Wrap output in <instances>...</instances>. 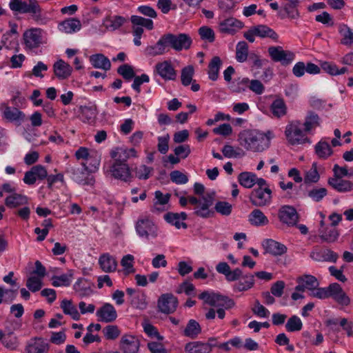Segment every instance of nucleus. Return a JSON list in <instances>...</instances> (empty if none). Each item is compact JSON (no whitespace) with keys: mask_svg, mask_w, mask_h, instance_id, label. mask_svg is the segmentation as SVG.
<instances>
[{"mask_svg":"<svg viewBox=\"0 0 353 353\" xmlns=\"http://www.w3.org/2000/svg\"><path fill=\"white\" fill-rule=\"evenodd\" d=\"M164 219L170 224L174 225L177 229L188 228V225L184 222L187 219L185 212L174 213L168 212L163 216Z\"/></svg>","mask_w":353,"mask_h":353,"instance_id":"393cba45","label":"nucleus"},{"mask_svg":"<svg viewBox=\"0 0 353 353\" xmlns=\"http://www.w3.org/2000/svg\"><path fill=\"white\" fill-rule=\"evenodd\" d=\"M243 23L234 17H229L219 23L220 32L228 34H234L243 28Z\"/></svg>","mask_w":353,"mask_h":353,"instance_id":"dca6fc26","label":"nucleus"},{"mask_svg":"<svg viewBox=\"0 0 353 353\" xmlns=\"http://www.w3.org/2000/svg\"><path fill=\"white\" fill-rule=\"evenodd\" d=\"M201 332V327L199 323L194 319H190L183 330V334L191 339H196Z\"/></svg>","mask_w":353,"mask_h":353,"instance_id":"a19ab883","label":"nucleus"},{"mask_svg":"<svg viewBox=\"0 0 353 353\" xmlns=\"http://www.w3.org/2000/svg\"><path fill=\"white\" fill-rule=\"evenodd\" d=\"M134 259V256L131 254H127L122 258L121 265L123 267V273L125 276H128L135 272V269L133 266Z\"/></svg>","mask_w":353,"mask_h":353,"instance_id":"6e6d98bb","label":"nucleus"},{"mask_svg":"<svg viewBox=\"0 0 353 353\" xmlns=\"http://www.w3.org/2000/svg\"><path fill=\"white\" fill-rule=\"evenodd\" d=\"M256 174L252 172H241L238 176L239 183L245 188H251L255 184Z\"/></svg>","mask_w":353,"mask_h":353,"instance_id":"3c124183","label":"nucleus"},{"mask_svg":"<svg viewBox=\"0 0 353 353\" xmlns=\"http://www.w3.org/2000/svg\"><path fill=\"white\" fill-rule=\"evenodd\" d=\"M222 64L221 60L219 57H214L208 65V76L212 81H216L219 77V72Z\"/></svg>","mask_w":353,"mask_h":353,"instance_id":"de8ad7c7","label":"nucleus"},{"mask_svg":"<svg viewBox=\"0 0 353 353\" xmlns=\"http://www.w3.org/2000/svg\"><path fill=\"white\" fill-rule=\"evenodd\" d=\"M81 28V23L77 18H69L60 22L58 25L59 31L66 34L74 33L79 31Z\"/></svg>","mask_w":353,"mask_h":353,"instance_id":"a878e982","label":"nucleus"},{"mask_svg":"<svg viewBox=\"0 0 353 353\" xmlns=\"http://www.w3.org/2000/svg\"><path fill=\"white\" fill-rule=\"evenodd\" d=\"M96 109L90 106L81 107V119L84 123H92L96 118Z\"/></svg>","mask_w":353,"mask_h":353,"instance_id":"8fccbe9b","label":"nucleus"},{"mask_svg":"<svg viewBox=\"0 0 353 353\" xmlns=\"http://www.w3.org/2000/svg\"><path fill=\"white\" fill-rule=\"evenodd\" d=\"M54 72L55 75L61 79H67L72 73V67L60 59L57 61L53 65Z\"/></svg>","mask_w":353,"mask_h":353,"instance_id":"f704fd0d","label":"nucleus"},{"mask_svg":"<svg viewBox=\"0 0 353 353\" xmlns=\"http://www.w3.org/2000/svg\"><path fill=\"white\" fill-rule=\"evenodd\" d=\"M130 303L134 307L141 310H145L148 305L144 294H136L131 298Z\"/></svg>","mask_w":353,"mask_h":353,"instance_id":"e2e57ef3","label":"nucleus"},{"mask_svg":"<svg viewBox=\"0 0 353 353\" xmlns=\"http://www.w3.org/2000/svg\"><path fill=\"white\" fill-rule=\"evenodd\" d=\"M1 45L8 50H15L19 51V46L17 37L11 35V33H5L1 39Z\"/></svg>","mask_w":353,"mask_h":353,"instance_id":"79ce46f5","label":"nucleus"},{"mask_svg":"<svg viewBox=\"0 0 353 353\" xmlns=\"http://www.w3.org/2000/svg\"><path fill=\"white\" fill-rule=\"evenodd\" d=\"M263 246L266 252L274 256H280L287 252V248L285 245L273 239L265 240L263 243Z\"/></svg>","mask_w":353,"mask_h":353,"instance_id":"bb28decb","label":"nucleus"},{"mask_svg":"<svg viewBox=\"0 0 353 353\" xmlns=\"http://www.w3.org/2000/svg\"><path fill=\"white\" fill-rule=\"evenodd\" d=\"M201 39L208 43H213L215 40V33L212 28L208 26H201L198 30Z\"/></svg>","mask_w":353,"mask_h":353,"instance_id":"13d9d810","label":"nucleus"},{"mask_svg":"<svg viewBox=\"0 0 353 353\" xmlns=\"http://www.w3.org/2000/svg\"><path fill=\"white\" fill-rule=\"evenodd\" d=\"M169 51L165 35H162L158 41L154 44L148 46L144 49V54L148 57H156L163 55Z\"/></svg>","mask_w":353,"mask_h":353,"instance_id":"4be33fe9","label":"nucleus"},{"mask_svg":"<svg viewBox=\"0 0 353 353\" xmlns=\"http://www.w3.org/2000/svg\"><path fill=\"white\" fill-rule=\"evenodd\" d=\"M153 74L160 77L165 81H175L177 77V72L170 60H164L156 63Z\"/></svg>","mask_w":353,"mask_h":353,"instance_id":"9d476101","label":"nucleus"},{"mask_svg":"<svg viewBox=\"0 0 353 353\" xmlns=\"http://www.w3.org/2000/svg\"><path fill=\"white\" fill-rule=\"evenodd\" d=\"M270 110L273 117L281 118L287 113V106L283 99H275L270 105Z\"/></svg>","mask_w":353,"mask_h":353,"instance_id":"ea45409f","label":"nucleus"},{"mask_svg":"<svg viewBox=\"0 0 353 353\" xmlns=\"http://www.w3.org/2000/svg\"><path fill=\"white\" fill-rule=\"evenodd\" d=\"M296 283L298 285L295 287V290L301 292L305 290L312 292L316 287L319 285L318 279L311 274H303L297 277Z\"/></svg>","mask_w":353,"mask_h":353,"instance_id":"6ab92c4d","label":"nucleus"},{"mask_svg":"<svg viewBox=\"0 0 353 353\" xmlns=\"http://www.w3.org/2000/svg\"><path fill=\"white\" fill-rule=\"evenodd\" d=\"M90 61L94 68L103 69L105 71L111 68V63L108 57L103 54H95L90 57Z\"/></svg>","mask_w":353,"mask_h":353,"instance_id":"72a5a7b5","label":"nucleus"},{"mask_svg":"<svg viewBox=\"0 0 353 353\" xmlns=\"http://www.w3.org/2000/svg\"><path fill=\"white\" fill-rule=\"evenodd\" d=\"M268 54L274 62H280L283 65H288L294 59L295 54L289 50H284L281 46H270Z\"/></svg>","mask_w":353,"mask_h":353,"instance_id":"9b49d317","label":"nucleus"},{"mask_svg":"<svg viewBox=\"0 0 353 353\" xmlns=\"http://www.w3.org/2000/svg\"><path fill=\"white\" fill-rule=\"evenodd\" d=\"M254 285V276L251 274L242 275L238 282L232 286L234 292H244L252 288Z\"/></svg>","mask_w":353,"mask_h":353,"instance_id":"c85d7f7f","label":"nucleus"},{"mask_svg":"<svg viewBox=\"0 0 353 353\" xmlns=\"http://www.w3.org/2000/svg\"><path fill=\"white\" fill-rule=\"evenodd\" d=\"M178 305V300L172 294H163L158 300V307L161 312L164 314L173 313Z\"/></svg>","mask_w":353,"mask_h":353,"instance_id":"2eb2a0df","label":"nucleus"},{"mask_svg":"<svg viewBox=\"0 0 353 353\" xmlns=\"http://www.w3.org/2000/svg\"><path fill=\"white\" fill-rule=\"evenodd\" d=\"M249 47L244 41H239L236 46V59L239 63L246 61L249 57Z\"/></svg>","mask_w":353,"mask_h":353,"instance_id":"49530a36","label":"nucleus"},{"mask_svg":"<svg viewBox=\"0 0 353 353\" xmlns=\"http://www.w3.org/2000/svg\"><path fill=\"white\" fill-rule=\"evenodd\" d=\"M44 31L39 28H32L26 30L23 34V43L26 50L39 48L46 43Z\"/></svg>","mask_w":353,"mask_h":353,"instance_id":"423d86ee","label":"nucleus"},{"mask_svg":"<svg viewBox=\"0 0 353 353\" xmlns=\"http://www.w3.org/2000/svg\"><path fill=\"white\" fill-rule=\"evenodd\" d=\"M302 321L296 315H293L291 317H290L285 324V329L288 332H290L300 331L302 329Z\"/></svg>","mask_w":353,"mask_h":353,"instance_id":"864d4df0","label":"nucleus"},{"mask_svg":"<svg viewBox=\"0 0 353 353\" xmlns=\"http://www.w3.org/2000/svg\"><path fill=\"white\" fill-rule=\"evenodd\" d=\"M9 7L13 12L29 14L37 24L46 25L50 21L37 0H10Z\"/></svg>","mask_w":353,"mask_h":353,"instance_id":"f03ea898","label":"nucleus"},{"mask_svg":"<svg viewBox=\"0 0 353 353\" xmlns=\"http://www.w3.org/2000/svg\"><path fill=\"white\" fill-rule=\"evenodd\" d=\"M332 298L337 303L343 306H347L350 303V299L343 291L341 286L337 283L329 285V298Z\"/></svg>","mask_w":353,"mask_h":353,"instance_id":"aec40b11","label":"nucleus"},{"mask_svg":"<svg viewBox=\"0 0 353 353\" xmlns=\"http://www.w3.org/2000/svg\"><path fill=\"white\" fill-rule=\"evenodd\" d=\"M319 179L320 176L317 170V163L314 162L312 168L306 172L304 181L305 183H316Z\"/></svg>","mask_w":353,"mask_h":353,"instance_id":"69168bd1","label":"nucleus"},{"mask_svg":"<svg viewBox=\"0 0 353 353\" xmlns=\"http://www.w3.org/2000/svg\"><path fill=\"white\" fill-rule=\"evenodd\" d=\"M194 74V67L191 65L182 68L181 74V83L184 86H188L191 84L192 77Z\"/></svg>","mask_w":353,"mask_h":353,"instance_id":"4d7b16f0","label":"nucleus"},{"mask_svg":"<svg viewBox=\"0 0 353 353\" xmlns=\"http://www.w3.org/2000/svg\"><path fill=\"white\" fill-rule=\"evenodd\" d=\"M215 211L222 216H228L232 212V205L227 201H217L214 205Z\"/></svg>","mask_w":353,"mask_h":353,"instance_id":"680f3d73","label":"nucleus"},{"mask_svg":"<svg viewBox=\"0 0 353 353\" xmlns=\"http://www.w3.org/2000/svg\"><path fill=\"white\" fill-rule=\"evenodd\" d=\"M107 174L112 178L126 183H131L133 179L132 170L124 159H116L109 166Z\"/></svg>","mask_w":353,"mask_h":353,"instance_id":"39448f33","label":"nucleus"},{"mask_svg":"<svg viewBox=\"0 0 353 353\" xmlns=\"http://www.w3.org/2000/svg\"><path fill=\"white\" fill-rule=\"evenodd\" d=\"M319 236L323 241L332 243L337 239L339 233L334 227H330L325 230L319 229Z\"/></svg>","mask_w":353,"mask_h":353,"instance_id":"09e8293b","label":"nucleus"},{"mask_svg":"<svg viewBox=\"0 0 353 353\" xmlns=\"http://www.w3.org/2000/svg\"><path fill=\"white\" fill-rule=\"evenodd\" d=\"M339 32L341 37V43L345 46L353 45V31L344 23L339 25Z\"/></svg>","mask_w":353,"mask_h":353,"instance_id":"58836bf2","label":"nucleus"},{"mask_svg":"<svg viewBox=\"0 0 353 353\" xmlns=\"http://www.w3.org/2000/svg\"><path fill=\"white\" fill-rule=\"evenodd\" d=\"M0 110L3 117L7 121L21 125L26 119V114L17 108L10 107L7 103H2L0 105Z\"/></svg>","mask_w":353,"mask_h":353,"instance_id":"4468645a","label":"nucleus"},{"mask_svg":"<svg viewBox=\"0 0 353 353\" xmlns=\"http://www.w3.org/2000/svg\"><path fill=\"white\" fill-rule=\"evenodd\" d=\"M198 297L203 301L204 303L208 304L210 306L218 307L216 314L220 319L225 318V310L231 309L235 305V302L233 299L214 292L204 291Z\"/></svg>","mask_w":353,"mask_h":353,"instance_id":"7ed1b4c3","label":"nucleus"},{"mask_svg":"<svg viewBox=\"0 0 353 353\" xmlns=\"http://www.w3.org/2000/svg\"><path fill=\"white\" fill-rule=\"evenodd\" d=\"M328 183L335 190L339 192H347L353 190V183L339 178H330Z\"/></svg>","mask_w":353,"mask_h":353,"instance_id":"2f4dec72","label":"nucleus"},{"mask_svg":"<svg viewBox=\"0 0 353 353\" xmlns=\"http://www.w3.org/2000/svg\"><path fill=\"white\" fill-rule=\"evenodd\" d=\"M164 35L168 48H172L176 51L188 50L190 48L192 43L191 37L185 33H180L178 34L168 33Z\"/></svg>","mask_w":353,"mask_h":353,"instance_id":"1a4fd4ad","label":"nucleus"},{"mask_svg":"<svg viewBox=\"0 0 353 353\" xmlns=\"http://www.w3.org/2000/svg\"><path fill=\"white\" fill-rule=\"evenodd\" d=\"M140 347L139 339L130 334H124L121 338L119 348L123 353H138Z\"/></svg>","mask_w":353,"mask_h":353,"instance_id":"f3484780","label":"nucleus"},{"mask_svg":"<svg viewBox=\"0 0 353 353\" xmlns=\"http://www.w3.org/2000/svg\"><path fill=\"white\" fill-rule=\"evenodd\" d=\"M60 306L63 313L70 315L72 319L78 321L80 319V314L72 301L64 299L61 301Z\"/></svg>","mask_w":353,"mask_h":353,"instance_id":"37998d69","label":"nucleus"},{"mask_svg":"<svg viewBox=\"0 0 353 353\" xmlns=\"http://www.w3.org/2000/svg\"><path fill=\"white\" fill-rule=\"evenodd\" d=\"M74 290L81 298L90 296L93 293L91 283L84 278H81L77 280L74 285Z\"/></svg>","mask_w":353,"mask_h":353,"instance_id":"c756f323","label":"nucleus"},{"mask_svg":"<svg viewBox=\"0 0 353 353\" xmlns=\"http://www.w3.org/2000/svg\"><path fill=\"white\" fill-rule=\"evenodd\" d=\"M321 118L316 113L312 111H309L305 117L304 123L302 124L303 128H305V131L308 133L311 130L319 127L321 125Z\"/></svg>","mask_w":353,"mask_h":353,"instance_id":"c9c22d12","label":"nucleus"},{"mask_svg":"<svg viewBox=\"0 0 353 353\" xmlns=\"http://www.w3.org/2000/svg\"><path fill=\"white\" fill-rule=\"evenodd\" d=\"M274 137L272 132H263L256 130H245L240 132L239 141L245 150L253 152H261L270 147Z\"/></svg>","mask_w":353,"mask_h":353,"instance_id":"f257e3e1","label":"nucleus"},{"mask_svg":"<svg viewBox=\"0 0 353 353\" xmlns=\"http://www.w3.org/2000/svg\"><path fill=\"white\" fill-rule=\"evenodd\" d=\"M280 221L288 226L296 225L299 221V215L296 209L290 205H283L279 210Z\"/></svg>","mask_w":353,"mask_h":353,"instance_id":"a211bd4d","label":"nucleus"},{"mask_svg":"<svg viewBox=\"0 0 353 353\" xmlns=\"http://www.w3.org/2000/svg\"><path fill=\"white\" fill-rule=\"evenodd\" d=\"M81 168L68 167L67 173L70 174L71 179L76 183L81 185H90L94 184L95 180L91 174L85 163H81Z\"/></svg>","mask_w":353,"mask_h":353,"instance_id":"0eeeda50","label":"nucleus"},{"mask_svg":"<svg viewBox=\"0 0 353 353\" xmlns=\"http://www.w3.org/2000/svg\"><path fill=\"white\" fill-rule=\"evenodd\" d=\"M310 257L316 261L336 262L339 255L329 249H314L310 253Z\"/></svg>","mask_w":353,"mask_h":353,"instance_id":"b1692460","label":"nucleus"},{"mask_svg":"<svg viewBox=\"0 0 353 353\" xmlns=\"http://www.w3.org/2000/svg\"><path fill=\"white\" fill-rule=\"evenodd\" d=\"M104 336L108 340H114L120 335V330L117 325H108L103 330Z\"/></svg>","mask_w":353,"mask_h":353,"instance_id":"774afa93","label":"nucleus"},{"mask_svg":"<svg viewBox=\"0 0 353 353\" xmlns=\"http://www.w3.org/2000/svg\"><path fill=\"white\" fill-rule=\"evenodd\" d=\"M127 19L121 16H114L105 19V26L107 29L110 30H115L121 27Z\"/></svg>","mask_w":353,"mask_h":353,"instance_id":"603ef678","label":"nucleus"},{"mask_svg":"<svg viewBox=\"0 0 353 353\" xmlns=\"http://www.w3.org/2000/svg\"><path fill=\"white\" fill-rule=\"evenodd\" d=\"M254 28L257 37L261 38L269 37L274 41H277L279 38L278 34L273 29L265 25H258L254 26Z\"/></svg>","mask_w":353,"mask_h":353,"instance_id":"c03bdc74","label":"nucleus"},{"mask_svg":"<svg viewBox=\"0 0 353 353\" xmlns=\"http://www.w3.org/2000/svg\"><path fill=\"white\" fill-rule=\"evenodd\" d=\"M248 221L256 227L265 226L269 223L268 218L259 209H254L250 213Z\"/></svg>","mask_w":353,"mask_h":353,"instance_id":"7c9ffc66","label":"nucleus"},{"mask_svg":"<svg viewBox=\"0 0 353 353\" xmlns=\"http://www.w3.org/2000/svg\"><path fill=\"white\" fill-rule=\"evenodd\" d=\"M248 59V61L250 62V68L252 69H254V68L260 69L264 65H265L268 63V60H267L265 59H261L260 55H259L254 52L250 53L249 57Z\"/></svg>","mask_w":353,"mask_h":353,"instance_id":"052dcab7","label":"nucleus"},{"mask_svg":"<svg viewBox=\"0 0 353 353\" xmlns=\"http://www.w3.org/2000/svg\"><path fill=\"white\" fill-rule=\"evenodd\" d=\"M50 345L43 338L35 337L30 339L26 346V353H48Z\"/></svg>","mask_w":353,"mask_h":353,"instance_id":"5701e85b","label":"nucleus"},{"mask_svg":"<svg viewBox=\"0 0 353 353\" xmlns=\"http://www.w3.org/2000/svg\"><path fill=\"white\" fill-rule=\"evenodd\" d=\"M185 350L188 353H211L210 347L201 341H194L187 343Z\"/></svg>","mask_w":353,"mask_h":353,"instance_id":"4c0bfd02","label":"nucleus"},{"mask_svg":"<svg viewBox=\"0 0 353 353\" xmlns=\"http://www.w3.org/2000/svg\"><path fill=\"white\" fill-rule=\"evenodd\" d=\"M96 316L99 321L112 323L117 319V312L112 304L105 303L97 310Z\"/></svg>","mask_w":353,"mask_h":353,"instance_id":"412c9836","label":"nucleus"},{"mask_svg":"<svg viewBox=\"0 0 353 353\" xmlns=\"http://www.w3.org/2000/svg\"><path fill=\"white\" fill-rule=\"evenodd\" d=\"M272 191L268 188L254 189L250 194V201L256 207H263L270 203Z\"/></svg>","mask_w":353,"mask_h":353,"instance_id":"f8f14e48","label":"nucleus"},{"mask_svg":"<svg viewBox=\"0 0 353 353\" xmlns=\"http://www.w3.org/2000/svg\"><path fill=\"white\" fill-rule=\"evenodd\" d=\"M299 120H292L288 122L285 129V136L289 144L292 145L310 143L305 128Z\"/></svg>","mask_w":353,"mask_h":353,"instance_id":"20e7f679","label":"nucleus"},{"mask_svg":"<svg viewBox=\"0 0 353 353\" xmlns=\"http://www.w3.org/2000/svg\"><path fill=\"white\" fill-rule=\"evenodd\" d=\"M321 67L325 72L331 75L344 74L347 70L346 67H343L339 70L335 63L327 61L323 62Z\"/></svg>","mask_w":353,"mask_h":353,"instance_id":"5fc2aeb1","label":"nucleus"},{"mask_svg":"<svg viewBox=\"0 0 353 353\" xmlns=\"http://www.w3.org/2000/svg\"><path fill=\"white\" fill-rule=\"evenodd\" d=\"M28 203V199L26 195L17 192L6 196L5 199V205L9 208H16L26 205Z\"/></svg>","mask_w":353,"mask_h":353,"instance_id":"473e14b6","label":"nucleus"},{"mask_svg":"<svg viewBox=\"0 0 353 353\" xmlns=\"http://www.w3.org/2000/svg\"><path fill=\"white\" fill-rule=\"evenodd\" d=\"M135 228L137 234L141 238L149 239L150 238H156L158 235L157 225L148 216L139 218Z\"/></svg>","mask_w":353,"mask_h":353,"instance_id":"6e6552de","label":"nucleus"},{"mask_svg":"<svg viewBox=\"0 0 353 353\" xmlns=\"http://www.w3.org/2000/svg\"><path fill=\"white\" fill-rule=\"evenodd\" d=\"M42 279L36 276H30L26 281V287L32 292L39 291L42 288Z\"/></svg>","mask_w":353,"mask_h":353,"instance_id":"0e129e2a","label":"nucleus"},{"mask_svg":"<svg viewBox=\"0 0 353 353\" xmlns=\"http://www.w3.org/2000/svg\"><path fill=\"white\" fill-rule=\"evenodd\" d=\"M315 152L319 158L326 159L332 155L333 151L327 142L320 141L315 145Z\"/></svg>","mask_w":353,"mask_h":353,"instance_id":"a18cd8bd","label":"nucleus"},{"mask_svg":"<svg viewBox=\"0 0 353 353\" xmlns=\"http://www.w3.org/2000/svg\"><path fill=\"white\" fill-rule=\"evenodd\" d=\"M99 264L101 270L107 273L115 272L117 268L115 258L109 253L102 254L99 256Z\"/></svg>","mask_w":353,"mask_h":353,"instance_id":"cd10ccee","label":"nucleus"},{"mask_svg":"<svg viewBox=\"0 0 353 353\" xmlns=\"http://www.w3.org/2000/svg\"><path fill=\"white\" fill-rule=\"evenodd\" d=\"M214 198L210 194L202 196L200 198V201L196 205V207H194V213L201 218L208 219L212 217L214 214V211L210 208L213 205Z\"/></svg>","mask_w":353,"mask_h":353,"instance_id":"ddd939ff","label":"nucleus"},{"mask_svg":"<svg viewBox=\"0 0 353 353\" xmlns=\"http://www.w3.org/2000/svg\"><path fill=\"white\" fill-rule=\"evenodd\" d=\"M170 194H163L160 190H157L154 192V196L156 201L154 202L153 206L151 208L152 212H160L165 210L164 207L167 204L170 199Z\"/></svg>","mask_w":353,"mask_h":353,"instance_id":"e433bc0d","label":"nucleus"},{"mask_svg":"<svg viewBox=\"0 0 353 353\" xmlns=\"http://www.w3.org/2000/svg\"><path fill=\"white\" fill-rule=\"evenodd\" d=\"M299 3V0H289V2L284 5V10L290 17L295 19L299 17L298 10L296 9Z\"/></svg>","mask_w":353,"mask_h":353,"instance_id":"338daca9","label":"nucleus"},{"mask_svg":"<svg viewBox=\"0 0 353 353\" xmlns=\"http://www.w3.org/2000/svg\"><path fill=\"white\" fill-rule=\"evenodd\" d=\"M72 273L64 274L61 276H54L52 278V285L54 287L69 286L72 281Z\"/></svg>","mask_w":353,"mask_h":353,"instance_id":"bf43d9fd","label":"nucleus"}]
</instances>
